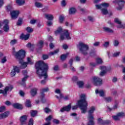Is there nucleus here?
I'll use <instances>...</instances> for the list:
<instances>
[{
    "label": "nucleus",
    "instance_id": "57",
    "mask_svg": "<svg viewBox=\"0 0 125 125\" xmlns=\"http://www.w3.org/2000/svg\"><path fill=\"white\" fill-rule=\"evenodd\" d=\"M42 58L43 59V60H45L46 59H47L48 58V55H43L42 56Z\"/></svg>",
    "mask_w": 125,
    "mask_h": 125
},
{
    "label": "nucleus",
    "instance_id": "64",
    "mask_svg": "<svg viewBox=\"0 0 125 125\" xmlns=\"http://www.w3.org/2000/svg\"><path fill=\"white\" fill-rule=\"evenodd\" d=\"M122 62L124 63V64H125V55L122 57Z\"/></svg>",
    "mask_w": 125,
    "mask_h": 125
},
{
    "label": "nucleus",
    "instance_id": "17",
    "mask_svg": "<svg viewBox=\"0 0 125 125\" xmlns=\"http://www.w3.org/2000/svg\"><path fill=\"white\" fill-rule=\"evenodd\" d=\"M20 72V68L17 67V66H14L13 70L11 72V77H14L16 74V73H19Z\"/></svg>",
    "mask_w": 125,
    "mask_h": 125
},
{
    "label": "nucleus",
    "instance_id": "38",
    "mask_svg": "<svg viewBox=\"0 0 125 125\" xmlns=\"http://www.w3.org/2000/svg\"><path fill=\"white\" fill-rule=\"evenodd\" d=\"M25 106L26 107H31V101L30 100H27L25 102Z\"/></svg>",
    "mask_w": 125,
    "mask_h": 125
},
{
    "label": "nucleus",
    "instance_id": "41",
    "mask_svg": "<svg viewBox=\"0 0 125 125\" xmlns=\"http://www.w3.org/2000/svg\"><path fill=\"white\" fill-rule=\"evenodd\" d=\"M104 100L105 101H106V102H111V101L113 100V99L111 97H108L105 98Z\"/></svg>",
    "mask_w": 125,
    "mask_h": 125
},
{
    "label": "nucleus",
    "instance_id": "19",
    "mask_svg": "<svg viewBox=\"0 0 125 125\" xmlns=\"http://www.w3.org/2000/svg\"><path fill=\"white\" fill-rule=\"evenodd\" d=\"M114 22L118 24L117 28H125V24H122L121 20L118 18L114 20Z\"/></svg>",
    "mask_w": 125,
    "mask_h": 125
},
{
    "label": "nucleus",
    "instance_id": "52",
    "mask_svg": "<svg viewBox=\"0 0 125 125\" xmlns=\"http://www.w3.org/2000/svg\"><path fill=\"white\" fill-rule=\"evenodd\" d=\"M44 111L45 112V113H49V112H50V109L48 108V107H45L44 109Z\"/></svg>",
    "mask_w": 125,
    "mask_h": 125
},
{
    "label": "nucleus",
    "instance_id": "46",
    "mask_svg": "<svg viewBox=\"0 0 125 125\" xmlns=\"http://www.w3.org/2000/svg\"><path fill=\"white\" fill-rule=\"evenodd\" d=\"M17 43V41L16 40H13L10 42V43L11 45H14V44H16Z\"/></svg>",
    "mask_w": 125,
    "mask_h": 125
},
{
    "label": "nucleus",
    "instance_id": "50",
    "mask_svg": "<svg viewBox=\"0 0 125 125\" xmlns=\"http://www.w3.org/2000/svg\"><path fill=\"white\" fill-rule=\"evenodd\" d=\"M21 24H22V19H19L17 23V25H18V26H20V25H21Z\"/></svg>",
    "mask_w": 125,
    "mask_h": 125
},
{
    "label": "nucleus",
    "instance_id": "36",
    "mask_svg": "<svg viewBox=\"0 0 125 125\" xmlns=\"http://www.w3.org/2000/svg\"><path fill=\"white\" fill-rule=\"evenodd\" d=\"M76 11H77V10H76V8L74 7L71 8L69 9V14H74V13H76Z\"/></svg>",
    "mask_w": 125,
    "mask_h": 125
},
{
    "label": "nucleus",
    "instance_id": "42",
    "mask_svg": "<svg viewBox=\"0 0 125 125\" xmlns=\"http://www.w3.org/2000/svg\"><path fill=\"white\" fill-rule=\"evenodd\" d=\"M108 109L109 111H112V110H116V109H118V104H115L112 108L108 107Z\"/></svg>",
    "mask_w": 125,
    "mask_h": 125
},
{
    "label": "nucleus",
    "instance_id": "58",
    "mask_svg": "<svg viewBox=\"0 0 125 125\" xmlns=\"http://www.w3.org/2000/svg\"><path fill=\"white\" fill-rule=\"evenodd\" d=\"M4 2H3V0H0V8L2 7Z\"/></svg>",
    "mask_w": 125,
    "mask_h": 125
},
{
    "label": "nucleus",
    "instance_id": "33",
    "mask_svg": "<svg viewBox=\"0 0 125 125\" xmlns=\"http://www.w3.org/2000/svg\"><path fill=\"white\" fill-rule=\"evenodd\" d=\"M83 82L82 81H78L77 82V85L80 87V88H83Z\"/></svg>",
    "mask_w": 125,
    "mask_h": 125
},
{
    "label": "nucleus",
    "instance_id": "40",
    "mask_svg": "<svg viewBox=\"0 0 125 125\" xmlns=\"http://www.w3.org/2000/svg\"><path fill=\"white\" fill-rule=\"evenodd\" d=\"M26 30L27 31V33H33L34 29H33V28H31L30 27H27L26 28Z\"/></svg>",
    "mask_w": 125,
    "mask_h": 125
},
{
    "label": "nucleus",
    "instance_id": "24",
    "mask_svg": "<svg viewBox=\"0 0 125 125\" xmlns=\"http://www.w3.org/2000/svg\"><path fill=\"white\" fill-rule=\"evenodd\" d=\"M26 121H27L26 115H23L21 117L20 122L21 123V125H25Z\"/></svg>",
    "mask_w": 125,
    "mask_h": 125
},
{
    "label": "nucleus",
    "instance_id": "62",
    "mask_svg": "<svg viewBox=\"0 0 125 125\" xmlns=\"http://www.w3.org/2000/svg\"><path fill=\"white\" fill-rule=\"evenodd\" d=\"M72 81H73V82H76V81H78V77L74 76L72 78Z\"/></svg>",
    "mask_w": 125,
    "mask_h": 125
},
{
    "label": "nucleus",
    "instance_id": "49",
    "mask_svg": "<svg viewBox=\"0 0 125 125\" xmlns=\"http://www.w3.org/2000/svg\"><path fill=\"white\" fill-rule=\"evenodd\" d=\"M109 42H104V44H103V45H104V47H105L106 48H107V47H108V46H109Z\"/></svg>",
    "mask_w": 125,
    "mask_h": 125
},
{
    "label": "nucleus",
    "instance_id": "56",
    "mask_svg": "<svg viewBox=\"0 0 125 125\" xmlns=\"http://www.w3.org/2000/svg\"><path fill=\"white\" fill-rule=\"evenodd\" d=\"M4 111H5V106L0 107V112H4Z\"/></svg>",
    "mask_w": 125,
    "mask_h": 125
},
{
    "label": "nucleus",
    "instance_id": "47",
    "mask_svg": "<svg viewBox=\"0 0 125 125\" xmlns=\"http://www.w3.org/2000/svg\"><path fill=\"white\" fill-rule=\"evenodd\" d=\"M52 118V117L51 115L49 116L46 119V121L47 123H50V120Z\"/></svg>",
    "mask_w": 125,
    "mask_h": 125
},
{
    "label": "nucleus",
    "instance_id": "7",
    "mask_svg": "<svg viewBox=\"0 0 125 125\" xmlns=\"http://www.w3.org/2000/svg\"><path fill=\"white\" fill-rule=\"evenodd\" d=\"M94 111H95V107L92 106L90 108V109L88 111V120L89 122L87 125H94V122H93L94 117L92 114L93 113H94Z\"/></svg>",
    "mask_w": 125,
    "mask_h": 125
},
{
    "label": "nucleus",
    "instance_id": "2",
    "mask_svg": "<svg viewBox=\"0 0 125 125\" xmlns=\"http://www.w3.org/2000/svg\"><path fill=\"white\" fill-rule=\"evenodd\" d=\"M12 54L14 55L17 59H18L21 63V69H25L28 65V64L30 65H33L34 64V61L32 60V59L30 58H27V62H24L23 61V59L25 57V54L26 52L23 50H20L19 51H15V48L13 47L12 48Z\"/></svg>",
    "mask_w": 125,
    "mask_h": 125
},
{
    "label": "nucleus",
    "instance_id": "37",
    "mask_svg": "<svg viewBox=\"0 0 125 125\" xmlns=\"http://www.w3.org/2000/svg\"><path fill=\"white\" fill-rule=\"evenodd\" d=\"M117 114L120 119H121V118H124V117H125V114L124 112H119Z\"/></svg>",
    "mask_w": 125,
    "mask_h": 125
},
{
    "label": "nucleus",
    "instance_id": "30",
    "mask_svg": "<svg viewBox=\"0 0 125 125\" xmlns=\"http://www.w3.org/2000/svg\"><path fill=\"white\" fill-rule=\"evenodd\" d=\"M12 106L16 109H22V108H23L22 105L19 104H14Z\"/></svg>",
    "mask_w": 125,
    "mask_h": 125
},
{
    "label": "nucleus",
    "instance_id": "35",
    "mask_svg": "<svg viewBox=\"0 0 125 125\" xmlns=\"http://www.w3.org/2000/svg\"><path fill=\"white\" fill-rule=\"evenodd\" d=\"M37 46L39 48H41V47H42V46H43V41H39L38 43L37 44Z\"/></svg>",
    "mask_w": 125,
    "mask_h": 125
},
{
    "label": "nucleus",
    "instance_id": "44",
    "mask_svg": "<svg viewBox=\"0 0 125 125\" xmlns=\"http://www.w3.org/2000/svg\"><path fill=\"white\" fill-rule=\"evenodd\" d=\"M112 118L113 120H114V121H120V120L121 119V118H120V117L118 116V114L115 116H112Z\"/></svg>",
    "mask_w": 125,
    "mask_h": 125
},
{
    "label": "nucleus",
    "instance_id": "27",
    "mask_svg": "<svg viewBox=\"0 0 125 125\" xmlns=\"http://www.w3.org/2000/svg\"><path fill=\"white\" fill-rule=\"evenodd\" d=\"M16 3L20 6H22L25 4V0H16Z\"/></svg>",
    "mask_w": 125,
    "mask_h": 125
},
{
    "label": "nucleus",
    "instance_id": "21",
    "mask_svg": "<svg viewBox=\"0 0 125 125\" xmlns=\"http://www.w3.org/2000/svg\"><path fill=\"white\" fill-rule=\"evenodd\" d=\"M55 92V93H57V94H59L60 96H56V98L59 100V101H61V99L63 98V95L61 93L60 89H56Z\"/></svg>",
    "mask_w": 125,
    "mask_h": 125
},
{
    "label": "nucleus",
    "instance_id": "10",
    "mask_svg": "<svg viewBox=\"0 0 125 125\" xmlns=\"http://www.w3.org/2000/svg\"><path fill=\"white\" fill-rule=\"evenodd\" d=\"M8 23H9V21L7 20H4L2 22L0 21V27L4 26L3 27L4 32H8L9 30V26H8Z\"/></svg>",
    "mask_w": 125,
    "mask_h": 125
},
{
    "label": "nucleus",
    "instance_id": "18",
    "mask_svg": "<svg viewBox=\"0 0 125 125\" xmlns=\"http://www.w3.org/2000/svg\"><path fill=\"white\" fill-rule=\"evenodd\" d=\"M103 63V60L102 59L100 58H98L96 59V63L95 62H91L90 63V66L91 67H95L97 65V64H102Z\"/></svg>",
    "mask_w": 125,
    "mask_h": 125
},
{
    "label": "nucleus",
    "instance_id": "9",
    "mask_svg": "<svg viewBox=\"0 0 125 125\" xmlns=\"http://www.w3.org/2000/svg\"><path fill=\"white\" fill-rule=\"evenodd\" d=\"M41 93L39 100L42 103H44V102H45V98L44 97V93L43 92H47V91H49V88H48V87L43 88L41 89Z\"/></svg>",
    "mask_w": 125,
    "mask_h": 125
},
{
    "label": "nucleus",
    "instance_id": "54",
    "mask_svg": "<svg viewBox=\"0 0 125 125\" xmlns=\"http://www.w3.org/2000/svg\"><path fill=\"white\" fill-rule=\"evenodd\" d=\"M34 125V120H33V119H30L29 120L28 125Z\"/></svg>",
    "mask_w": 125,
    "mask_h": 125
},
{
    "label": "nucleus",
    "instance_id": "15",
    "mask_svg": "<svg viewBox=\"0 0 125 125\" xmlns=\"http://www.w3.org/2000/svg\"><path fill=\"white\" fill-rule=\"evenodd\" d=\"M20 14V12L19 10H13L10 12L12 19H17V18H18Z\"/></svg>",
    "mask_w": 125,
    "mask_h": 125
},
{
    "label": "nucleus",
    "instance_id": "55",
    "mask_svg": "<svg viewBox=\"0 0 125 125\" xmlns=\"http://www.w3.org/2000/svg\"><path fill=\"white\" fill-rule=\"evenodd\" d=\"M62 6H66V0H62L61 2Z\"/></svg>",
    "mask_w": 125,
    "mask_h": 125
},
{
    "label": "nucleus",
    "instance_id": "3",
    "mask_svg": "<svg viewBox=\"0 0 125 125\" xmlns=\"http://www.w3.org/2000/svg\"><path fill=\"white\" fill-rule=\"evenodd\" d=\"M80 97L81 99L78 101L77 105L72 106V109L76 110V109H78V106L81 110V113L82 114H85L87 111V106H88L86 101V96L85 94H81Z\"/></svg>",
    "mask_w": 125,
    "mask_h": 125
},
{
    "label": "nucleus",
    "instance_id": "29",
    "mask_svg": "<svg viewBox=\"0 0 125 125\" xmlns=\"http://www.w3.org/2000/svg\"><path fill=\"white\" fill-rule=\"evenodd\" d=\"M103 30L104 31V32H106L107 33H113L114 32L113 30L107 27H104Z\"/></svg>",
    "mask_w": 125,
    "mask_h": 125
},
{
    "label": "nucleus",
    "instance_id": "48",
    "mask_svg": "<svg viewBox=\"0 0 125 125\" xmlns=\"http://www.w3.org/2000/svg\"><path fill=\"white\" fill-rule=\"evenodd\" d=\"M113 44L114 46H118L119 45V41L118 40H114L113 41Z\"/></svg>",
    "mask_w": 125,
    "mask_h": 125
},
{
    "label": "nucleus",
    "instance_id": "22",
    "mask_svg": "<svg viewBox=\"0 0 125 125\" xmlns=\"http://www.w3.org/2000/svg\"><path fill=\"white\" fill-rule=\"evenodd\" d=\"M71 106L72 104H70L67 106L62 108L61 109V112H65V111H66V112H69V111L71 110Z\"/></svg>",
    "mask_w": 125,
    "mask_h": 125
},
{
    "label": "nucleus",
    "instance_id": "60",
    "mask_svg": "<svg viewBox=\"0 0 125 125\" xmlns=\"http://www.w3.org/2000/svg\"><path fill=\"white\" fill-rule=\"evenodd\" d=\"M62 48H63V49H67V48H68V45L66 44H63L62 45Z\"/></svg>",
    "mask_w": 125,
    "mask_h": 125
},
{
    "label": "nucleus",
    "instance_id": "26",
    "mask_svg": "<svg viewBox=\"0 0 125 125\" xmlns=\"http://www.w3.org/2000/svg\"><path fill=\"white\" fill-rule=\"evenodd\" d=\"M29 38H30V34H29L25 35L24 34H22L20 36L21 40H25V41H27Z\"/></svg>",
    "mask_w": 125,
    "mask_h": 125
},
{
    "label": "nucleus",
    "instance_id": "51",
    "mask_svg": "<svg viewBox=\"0 0 125 125\" xmlns=\"http://www.w3.org/2000/svg\"><path fill=\"white\" fill-rule=\"evenodd\" d=\"M6 61H7L6 57H4L1 59V62L2 64H3V63H5Z\"/></svg>",
    "mask_w": 125,
    "mask_h": 125
},
{
    "label": "nucleus",
    "instance_id": "53",
    "mask_svg": "<svg viewBox=\"0 0 125 125\" xmlns=\"http://www.w3.org/2000/svg\"><path fill=\"white\" fill-rule=\"evenodd\" d=\"M37 21H38V20H31V21H30V24H35V23L37 22Z\"/></svg>",
    "mask_w": 125,
    "mask_h": 125
},
{
    "label": "nucleus",
    "instance_id": "8",
    "mask_svg": "<svg viewBox=\"0 0 125 125\" xmlns=\"http://www.w3.org/2000/svg\"><path fill=\"white\" fill-rule=\"evenodd\" d=\"M89 83H93L95 85H101L102 80L98 77L93 76L89 80Z\"/></svg>",
    "mask_w": 125,
    "mask_h": 125
},
{
    "label": "nucleus",
    "instance_id": "61",
    "mask_svg": "<svg viewBox=\"0 0 125 125\" xmlns=\"http://www.w3.org/2000/svg\"><path fill=\"white\" fill-rule=\"evenodd\" d=\"M20 95H21V96H23L24 95H25V93H24V92H23V91L20 90Z\"/></svg>",
    "mask_w": 125,
    "mask_h": 125
},
{
    "label": "nucleus",
    "instance_id": "23",
    "mask_svg": "<svg viewBox=\"0 0 125 125\" xmlns=\"http://www.w3.org/2000/svg\"><path fill=\"white\" fill-rule=\"evenodd\" d=\"M45 18L48 20L49 21H52L53 19H54V16L52 14H45L44 15Z\"/></svg>",
    "mask_w": 125,
    "mask_h": 125
},
{
    "label": "nucleus",
    "instance_id": "12",
    "mask_svg": "<svg viewBox=\"0 0 125 125\" xmlns=\"http://www.w3.org/2000/svg\"><path fill=\"white\" fill-rule=\"evenodd\" d=\"M22 74L24 76V77L22 79L21 84V85H22V86H26L25 82L26 81H27V79L29 78V76L27 75L28 72H27V70H23L22 71Z\"/></svg>",
    "mask_w": 125,
    "mask_h": 125
},
{
    "label": "nucleus",
    "instance_id": "11",
    "mask_svg": "<svg viewBox=\"0 0 125 125\" xmlns=\"http://www.w3.org/2000/svg\"><path fill=\"white\" fill-rule=\"evenodd\" d=\"M113 2L118 4L119 6L117 8V10H121V9H123L124 5H125V2L124 1V0H115L113 1Z\"/></svg>",
    "mask_w": 125,
    "mask_h": 125
},
{
    "label": "nucleus",
    "instance_id": "43",
    "mask_svg": "<svg viewBox=\"0 0 125 125\" xmlns=\"http://www.w3.org/2000/svg\"><path fill=\"white\" fill-rule=\"evenodd\" d=\"M30 113L31 117H35L37 115V112L36 110H31Z\"/></svg>",
    "mask_w": 125,
    "mask_h": 125
},
{
    "label": "nucleus",
    "instance_id": "1",
    "mask_svg": "<svg viewBox=\"0 0 125 125\" xmlns=\"http://www.w3.org/2000/svg\"><path fill=\"white\" fill-rule=\"evenodd\" d=\"M37 74L40 79H44L41 82V84H45L47 79V71H48V64L43 61H40L35 64Z\"/></svg>",
    "mask_w": 125,
    "mask_h": 125
},
{
    "label": "nucleus",
    "instance_id": "59",
    "mask_svg": "<svg viewBox=\"0 0 125 125\" xmlns=\"http://www.w3.org/2000/svg\"><path fill=\"white\" fill-rule=\"evenodd\" d=\"M11 8H12L11 5H8L6 7V9L7 10H8V11H9L11 9Z\"/></svg>",
    "mask_w": 125,
    "mask_h": 125
},
{
    "label": "nucleus",
    "instance_id": "25",
    "mask_svg": "<svg viewBox=\"0 0 125 125\" xmlns=\"http://www.w3.org/2000/svg\"><path fill=\"white\" fill-rule=\"evenodd\" d=\"M9 115V112L8 111H6L4 112V113L0 114V120H1V119H5V118H7Z\"/></svg>",
    "mask_w": 125,
    "mask_h": 125
},
{
    "label": "nucleus",
    "instance_id": "13",
    "mask_svg": "<svg viewBox=\"0 0 125 125\" xmlns=\"http://www.w3.org/2000/svg\"><path fill=\"white\" fill-rule=\"evenodd\" d=\"M13 88V86L11 85L7 86L5 87L4 90H1V89L0 90V93H2V94H3V95H6L7 92L8 91H11Z\"/></svg>",
    "mask_w": 125,
    "mask_h": 125
},
{
    "label": "nucleus",
    "instance_id": "6",
    "mask_svg": "<svg viewBox=\"0 0 125 125\" xmlns=\"http://www.w3.org/2000/svg\"><path fill=\"white\" fill-rule=\"evenodd\" d=\"M77 47L81 53L84 55L87 54L89 49L88 45L83 42H80L77 45Z\"/></svg>",
    "mask_w": 125,
    "mask_h": 125
},
{
    "label": "nucleus",
    "instance_id": "63",
    "mask_svg": "<svg viewBox=\"0 0 125 125\" xmlns=\"http://www.w3.org/2000/svg\"><path fill=\"white\" fill-rule=\"evenodd\" d=\"M99 42H95V43H93L94 46H98L99 45Z\"/></svg>",
    "mask_w": 125,
    "mask_h": 125
},
{
    "label": "nucleus",
    "instance_id": "34",
    "mask_svg": "<svg viewBox=\"0 0 125 125\" xmlns=\"http://www.w3.org/2000/svg\"><path fill=\"white\" fill-rule=\"evenodd\" d=\"M35 5L36 7H38V8H41V7H42V4L41 2H39L38 1L35 2Z\"/></svg>",
    "mask_w": 125,
    "mask_h": 125
},
{
    "label": "nucleus",
    "instance_id": "31",
    "mask_svg": "<svg viewBox=\"0 0 125 125\" xmlns=\"http://www.w3.org/2000/svg\"><path fill=\"white\" fill-rule=\"evenodd\" d=\"M68 55H69V53H67L65 54L62 55V56H61V60H62V61H64V60H65L66 58L68 57Z\"/></svg>",
    "mask_w": 125,
    "mask_h": 125
},
{
    "label": "nucleus",
    "instance_id": "4",
    "mask_svg": "<svg viewBox=\"0 0 125 125\" xmlns=\"http://www.w3.org/2000/svg\"><path fill=\"white\" fill-rule=\"evenodd\" d=\"M55 34L56 36L61 34L60 40L61 41H64V40H71L69 31L67 30H63L61 26L59 27L57 30L55 31Z\"/></svg>",
    "mask_w": 125,
    "mask_h": 125
},
{
    "label": "nucleus",
    "instance_id": "32",
    "mask_svg": "<svg viewBox=\"0 0 125 125\" xmlns=\"http://www.w3.org/2000/svg\"><path fill=\"white\" fill-rule=\"evenodd\" d=\"M64 19H65V17H64V15H62L60 16L59 17V22L63 23L64 21Z\"/></svg>",
    "mask_w": 125,
    "mask_h": 125
},
{
    "label": "nucleus",
    "instance_id": "28",
    "mask_svg": "<svg viewBox=\"0 0 125 125\" xmlns=\"http://www.w3.org/2000/svg\"><path fill=\"white\" fill-rule=\"evenodd\" d=\"M37 91H38V88H34L32 89L30 91V93L32 96H35L37 95Z\"/></svg>",
    "mask_w": 125,
    "mask_h": 125
},
{
    "label": "nucleus",
    "instance_id": "39",
    "mask_svg": "<svg viewBox=\"0 0 125 125\" xmlns=\"http://www.w3.org/2000/svg\"><path fill=\"white\" fill-rule=\"evenodd\" d=\"M59 52V49H57L55 50L54 52H52L49 53V55H54V54H57Z\"/></svg>",
    "mask_w": 125,
    "mask_h": 125
},
{
    "label": "nucleus",
    "instance_id": "20",
    "mask_svg": "<svg viewBox=\"0 0 125 125\" xmlns=\"http://www.w3.org/2000/svg\"><path fill=\"white\" fill-rule=\"evenodd\" d=\"M110 123V121H103L102 118H99L98 119V123L100 125H109V123Z\"/></svg>",
    "mask_w": 125,
    "mask_h": 125
},
{
    "label": "nucleus",
    "instance_id": "45",
    "mask_svg": "<svg viewBox=\"0 0 125 125\" xmlns=\"http://www.w3.org/2000/svg\"><path fill=\"white\" fill-rule=\"evenodd\" d=\"M120 54L121 53L120 52H115L113 54V57H118V56H120Z\"/></svg>",
    "mask_w": 125,
    "mask_h": 125
},
{
    "label": "nucleus",
    "instance_id": "14",
    "mask_svg": "<svg viewBox=\"0 0 125 125\" xmlns=\"http://www.w3.org/2000/svg\"><path fill=\"white\" fill-rule=\"evenodd\" d=\"M100 69L102 70V71L100 74V76L103 77V76H104L108 71H110L111 70V67H107L106 66H102L100 67Z\"/></svg>",
    "mask_w": 125,
    "mask_h": 125
},
{
    "label": "nucleus",
    "instance_id": "16",
    "mask_svg": "<svg viewBox=\"0 0 125 125\" xmlns=\"http://www.w3.org/2000/svg\"><path fill=\"white\" fill-rule=\"evenodd\" d=\"M96 94H98L101 97H104L105 94H106V90L104 89H97L95 90Z\"/></svg>",
    "mask_w": 125,
    "mask_h": 125
},
{
    "label": "nucleus",
    "instance_id": "5",
    "mask_svg": "<svg viewBox=\"0 0 125 125\" xmlns=\"http://www.w3.org/2000/svg\"><path fill=\"white\" fill-rule=\"evenodd\" d=\"M110 4L109 3H103L102 4H99L96 5V7L97 9H101L102 13L104 15H106L108 14V10L107 8L109 7Z\"/></svg>",
    "mask_w": 125,
    "mask_h": 125
}]
</instances>
